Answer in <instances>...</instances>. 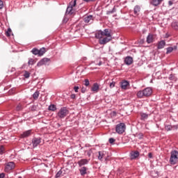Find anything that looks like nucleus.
Segmentation results:
<instances>
[{"instance_id": "nucleus-24", "label": "nucleus", "mask_w": 178, "mask_h": 178, "mask_svg": "<svg viewBox=\"0 0 178 178\" xmlns=\"http://www.w3.org/2000/svg\"><path fill=\"white\" fill-rule=\"evenodd\" d=\"M56 110V106H55V104H51L50 106H49V111L55 112Z\"/></svg>"}, {"instance_id": "nucleus-6", "label": "nucleus", "mask_w": 178, "mask_h": 178, "mask_svg": "<svg viewBox=\"0 0 178 178\" xmlns=\"http://www.w3.org/2000/svg\"><path fill=\"white\" fill-rule=\"evenodd\" d=\"M126 130V124L124 123H120L116 125L115 131L118 134H123Z\"/></svg>"}, {"instance_id": "nucleus-48", "label": "nucleus", "mask_w": 178, "mask_h": 178, "mask_svg": "<svg viewBox=\"0 0 178 178\" xmlns=\"http://www.w3.org/2000/svg\"><path fill=\"white\" fill-rule=\"evenodd\" d=\"M85 2H94L95 0H83Z\"/></svg>"}, {"instance_id": "nucleus-41", "label": "nucleus", "mask_w": 178, "mask_h": 178, "mask_svg": "<svg viewBox=\"0 0 178 178\" xmlns=\"http://www.w3.org/2000/svg\"><path fill=\"white\" fill-rule=\"evenodd\" d=\"M108 141H109L110 144H113V143L115 141V140L113 139V138H109Z\"/></svg>"}, {"instance_id": "nucleus-16", "label": "nucleus", "mask_w": 178, "mask_h": 178, "mask_svg": "<svg viewBox=\"0 0 178 178\" xmlns=\"http://www.w3.org/2000/svg\"><path fill=\"white\" fill-rule=\"evenodd\" d=\"M165 45H166L165 40H161L158 43L157 48L158 49H162L163 48H165Z\"/></svg>"}, {"instance_id": "nucleus-2", "label": "nucleus", "mask_w": 178, "mask_h": 178, "mask_svg": "<svg viewBox=\"0 0 178 178\" xmlns=\"http://www.w3.org/2000/svg\"><path fill=\"white\" fill-rule=\"evenodd\" d=\"M152 95V88H146L142 90L138 91L136 96L138 98H147V97H151Z\"/></svg>"}, {"instance_id": "nucleus-4", "label": "nucleus", "mask_w": 178, "mask_h": 178, "mask_svg": "<svg viewBox=\"0 0 178 178\" xmlns=\"http://www.w3.org/2000/svg\"><path fill=\"white\" fill-rule=\"evenodd\" d=\"M67 115H69V110H67V108L66 107L61 108L57 113V116L60 119H65Z\"/></svg>"}, {"instance_id": "nucleus-47", "label": "nucleus", "mask_w": 178, "mask_h": 178, "mask_svg": "<svg viewBox=\"0 0 178 178\" xmlns=\"http://www.w3.org/2000/svg\"><path fill=\"white\" fill-rule=\"evenodd\" d=\"M3 177H5V173H1L0 178H3Z\"/></svg>"}, {"instance_id": "nucleus-13", "label": "nucleus", "mask_w": 178, "mask_h": 178, "mask_svg": "<svg viewBox=\"0 0 178 178\" xmlns=\"http://www.w3.org/2000/svg\"><path fill=\"white\" fill-rule=\"evenodd\" d=\"M163 1V0H152L150 1V5H152L153 6H159Z\"/></svg>"}, {"instance_id": "nucleus-28", "label": "nucleus", "mask_w": 178, "mask_h": 178, "mask_svg": "<svg viewBox=\"0 0 178 178\" xmlns=\"http://www.w3.org/2000/svg\"><path fill=\"white\" fill-rule=\"evenodd\" d=\"M141 120H145V119H148V114L147 113H141Z\"/></svg>"}, {"instance_id": "nucleus-38", "label": "nucleus", "mask_w": 178, "mask_h": 178, "mask_svg": "<svg viewBox=\"0 0 178 178\" xmlns=\"http://www.w3.org/2000/svg\"><path fill=\"white\" fill-rule=\"evenodd\" d=\"M5 151V147L3 146L0 147V155H2L3 154V152Z\"/></svg>"}, {"instance_id": "nucleus-21", "label": "nucleus", "mask_w": 178, "mask_h": 178, "mask_svg": "<svg viewBox=\"0 0 178 178\" xmlns=\"http://www.w3.org/2000/svg\"><path fill=\"white\" fill-rule=\"evenodd\" d=\"M91 90L94 92H98V90H99V85H98V83H94Z\"/></svg>"}, {"instance_id": "nucleus-50", "label": "nucleus", "mask_w": 178, "mask_h": 178, "mask_svg": "<svg viewBox=\"0 0 178 178\" xmlns=\"http://www.w3.org/2000/svg\"><path fill=\"white\" fill-rule=\"evenodd\" d=\"M148 157L149 158H152V153H149L148 154Z\"/></svg>"}, {"instance_id": "nucleus-36", "label": "nucleus", "mask_w": 178, "mask_h": 178, "mask_svg": "<svg viewBox=\"0 0 178 178\" xmlns=\"http://www.w3.org/2000/svg\"><path fill=\"white\" fill-rule=\"evenodd\" d=\"M25 79H29V77H30V73H29V72L26 71L24 72V74Z\"/></svg>"}, {"instance_id": "nucleus-27", "label": "nucleus", "mask_w": 178, "mask_h": 178, "mask_svg": "<svg viewBox=\"0 0 178 178\" xmlns=\"http://www.w3.org/2000/svg\"><path fill=\"white\" fill-rule=\"evenodd\" d=\"M38 97H40V92L36 91L35 92L33 93V98L34 99H38Z\"/></svg>"}, {"instance_id": "nucleus-43", "label": "nucleus", "mask_w": 178, "mask_h": 178, "mask_svg": "<svg viewBox=\"0 0 178 178\" xmlns=\"http://www.w3.org/2000/svg\"><path fill=\"white\" fill-rule=\"evenodd\" d=\"M115 83L114 81L110 83V88H113L115 87Z\"/></svg>"}, {"instance_id": "nucleus-34", "label": "nucleus", "mask_w": 178, "mask_h": 178, "mask_svg": "<svg viewBox=\"0 0 178 178\" xmlns=\"http://www.w3.org/2000/svg\"><path fill=\"white\" fill-rule=\"evenodd\" d=\"M84 86H86V87H88V86H90V81L88 79H85Z\"/></svg>"}, {"instance_id": "nucleus-42", "label": "nucleus", "mask_w": 178, "mask_h": 178, "mask_svg": "<svg viewBox=\"0 0 178 178\" xmlns=\"http://www.w3.org/2000/svg\"><path fill=\"white\" fill-rule=\"evenodd\" d=\"M3 8V1L2 0H0V9Z\"/></svg>"}, {"instance_id": "nucleus-15", "label": "nucleus", "mask_w": 178, "mask_h": 178, "mask_svg": "<svg viewBox=\"0 0 178 178\" xmlns=\"http://www.w3.org/2000/svg\"><path fill=\"white\" fill-rule=\"evenodd\" d=\"M88 163V160L86 159H81L80 161H78V165L80 168L81 166H84V165H87Z\"/></svg>"}, {"instance_id": "nucleus-35", "label": "nucleus", "mask_w": 178, "mask_h": 178, "mask_svg": "<svg viewBox=\"0 0 178 178\" xmlns=\"http://www.w3.org/2000/svg\"><path fill=\"white\" fill-rule=\"evenodd\" d=\"M10 33H12V29H10V28L8 29V31H6V35L7 37H10Z\"/></svg>"}, {"instance_id": "nucleus-25", "label": "nucleus", "mask_w": 178, "mask_h": 178, "mask_svg": "<svg viewBox=\"0 0 178 178\" xmlns=\"http://www.w3.org/2000/svg\"><path fill=\"white\" fill-rule=\"evenodd\" d=\"M106 156H104V162L105 163H108V162H109V161H111V156L109 154H106Z\"/></svg>"}, {"instance_id": "nucleus-32", "label": "nucleus", "mask_w": 178, "mask_h": 178, "mask_svg": "<svg viewBox=\"0 0 178 178\" xmlns=\"http://www.w3.org/2000/svg\"><path fill=\"white\" fill-rule=\"evenodd\" d=\"M115 12H116V8L115 7H113L112 10L107 11V15H111L112 13H115Z\"/></svg>"}, {"instance_id": "nucleus-39", "label": "nucleus", "mask_w": 178, "mask_h": 178, "mask_svg": "<svg viewBox=\"0 0 178 178\" xmlns=\"http://www.w3.org/2000/svg\"><path fill=\"white\" fill-rule=\"evenodd\" d=\"M62 175V171L61 170H59L56 175V177L58 178V177H60V175Z\"/></svg>"}, {"instance_id": "nucleus-1", "label": "nucleus", "mask_w": 178, "mask_h": 178, "mask_svg": "<svg viewBox=\"0 0 178 178\" xmlns=\"http://www.w3.org/2000/svg\"><path fill=\"white\" fill-rule=\"evenodd\" d=\"M95 38L99 40L100 45H105L110 41H112V34L111 30L106 29L104 31H99L95 33Z\"/></svg>"}, {"instance_id": "nucleus-26", "label": "nucleus", "mask_w": 178, "mask_h": 178, "mask_svg": "<svg viewBox=\"0 0 178 178\" xmlns=\"http://www.w3.org/2000/svg\"><path fill=\"white\" fill-rule=\"evenodd\" d=\"M172 27L174 28L175 30H178V22H173L171 24Z\"/></svg>"}, {"instance_id": "nucleus-40", "label": "nucleus", "mask_w": 178, "mask_h": 178, "mask_svg": "<svg viewBox=\"0 0 178 178\" xmlns=\"http://www.w3.org/2000/svg\"><path fill=\"white\" fill-rule=\"evenodd\" d=\"M165 129H166L168 131L172 130V126H170V125H167V126L165 127Z\"/></svg>"}, {"instance_id": "nucleus-51", "label": "nucleus", "mask_w": 178, "mask_h": 178, "mask_svg": "<svg viewBox=\"0 0 178 178\" xmlns=\"http://www.w3.org/2000/svg\"><path fill=\"white\" fill-rule=\"evenodd\" d=\"M101 65H102V62L100 61V62L98 63V65H99V66H101Z\"/></svg>"}, {"instance_id": "nucleus-5", "label": "nucleus", "mask_w": 178, "mask_h": 178, "mask_svg": "<svg viewBox=\"0 0 178 178\" xmlns=\"http://www.w3.org/2000/svg\"><path fill=\"white\" fill-rule=\"evenodd\" d=\"M74 6H76V0L70 3V5L67 8L65 15H69L70 16H72V15L74 13V9H73Z\"/></svg>"}, {"instance_id": "nucleus-44", "label": "nucleus", "mask_w": 178, "mask_h": 178, "mask_svg": "<svg viewBox=\"0 0 178 178\" xmlns=\"http://www.w3.org/2000/svg\"><path fill=\"white\" fill-rule=\"evenodd\" d=\"M79 86H74V90L75 92H79Z\"/></svg>"}, {"instance_id": "nucleus-46", "label": "nucleus", "mask_w": 178, "mask_h": 178, "mask_svg": "<svg viewBox=\"0 0 178 178\" xmlns=\"http://www.w3.org/2000/svg\"><path fill=\"white\" fill-rule=\"evenodd\" d=\"M70 98H71L72 99H76V95L72 94V95H70Z\"/></svg>"}, {"instance_id": "nucleus-20", "label": "nucleus", "mask_w": 178, "mask_h": 178, "mask_svg": "<svg viewBox=\"0 0 178 178\" xmlns=\"http://www.w3.org/2000/svg\"><path fill=\"white\" fill-rule=\"evenodd\" d=\"M81 176L87 175V167H82L79 169Z\"/></svg>"}, {"instance_id": "nucleus-37", "label": "nucleus", "mask_w": 178, "mask_h": 178, "mask_svg": "<svg viewBox=\"0 0 178 178\" xmlns=\"http://www.w3.org/2000/svg\"><path fill=\"white\" fill-rule=\"evenodd\" d=\"M22 109H23L22 104H18L16 107V111H22Z\"/></svg>"}, {"instance_id": "nucleus-11", "label": "nucleus", "mask_w": 178, "mask_h": 178, "mask_svg": "<svg viewBox=\"0 0 178 178\" xmlns=\"http://www.w3.org/2000/svg\"><path fill=\"white\" fill-rule=\"evenodd\" d=\"M48 62H49V58H42L41 60H40L37 65L38 66H42L44 65H47Z\"/></svg>"}, {"instance_id": "nucleus-9", "label": "nucleus", "mask_w": 178, "mask_h": 178, "mask_svg": "<svg viewBox=\"0 0 178 178\" xmlns=\"http://www.w3.org/2000/svg\"><path fill=\"white\" fill-rule=\"evenodd\" d=\"M129 156L131 160L137 159L140 156V152L138 151H132L130 152Z\"/></svg>"}, {"instance_id": "nucleus-14", "label": "nucleus", "mask_w": 178, "mask_h": 178, "mask_svg": "<svg viewBox=\"0 0 178 178\" xmlns=\"http://www.w3.org/2000/svg\"><path fill=\"white\" fill-rule=\"evenodd\" d=\"M124 63L128 66H130L133 63V58L131 56H127L124 59Z\"/></svg>"}, {"instance_id": "nucleus-23", "label": "nucleus", "mask_w": 178, "mask_h": 178, "mask_svg": "<svg viewBox=\"0 0 178 178\" xmlns=\"http://www.w3.org/2000/svg\"><path fill=\"white\" fill-rule=\"evenodd\" d=\"M44 54H45V48L42 47L40 49H39L38 56H42V55H44Z\"/></svg>"}, {"instance_id": "nucleus-22", "label": "nucleus", "mask_w": 178, "mask_h": 178, "mask_svg": "<svg viewBox=\"0 0 178 178\" xmlns=\"http://www.w3.org/2000/svg\"><path fill=\"white\" fill-rule=\"evenodd\" d=\"M140 6H136L134 9V14L138 15V13H140Z\"/></svg>"}, {"instance_id": "nucleus-18", "label": "nucleus", "mask_w": 178, "mask_h": 178, "mask_svg": "<svg viewBox=\"0 0 178 178\" xmlns=\"http://www.w3.org/2000/svg\"><path fill=\"white\" fill-rule=\"evenodd\" d=\"M146 42L147 44H151L152 42H154V35L152 34H149L147 37Z\"/></svg>"}, {"instance_id": "nucleus-31", "label": "nucleus", "mask_w": 178, "mask_h": 178, "mask_svg": "<svg viewBox=\"0 0 178 178\" xmlns=\"http://www.w3.org/2000/svg\"><path fill=\"white\" fill-rule=\"evenodd\" d=\"M169 80L176 81V76H175V74H170Z\"/></svg>"}, {"instance_id": "nucleus-33", "label": "nucleus", "mask_w": 178, "mask_h": 178, "mask_svg": "<svg viewBox=\"0 0 178 178\" xmlns=\"http://www.w3.org/2000/svg\"><path fill=\"white\" fill-rule=\"evenodd\" d=\"M34 64V59L33 58H29L28 61V65L30 66V65H33Z\"/></svg>"}, {"instance_id": "nucleus-8", "label": "nucleus", "mask_w": 178, "mask_h": 178, "mask_svg": "<svg viewBox=\"0 0 178 178\" xmlns=\"http://www.w3.org/2000/svg\"><path fill=\"white\" fill-rule=\"evenodd\" d=\"M41 144V138H33L32 139V145L33 148L38 147Z\"/></svg>"}, {"instance_id": "nucleus-29", "label": "nucleus", "mask_w": 178, "mask_h": 178, "mask_svg": "<svg viewBox=\"0 0 178 178\" xmlns=\"http://www.w3.org/2000/svg\"><path fill=\"white\" fill-rule=\"evenodd\" d=\"M166 49H167L166 54H171V52H173V49H175L172 47H168Z\"/></svg>"}, {"instance_id": "nucleus-7", "label": "nucleus", "mask_w": 178, "mask_h": 178, "mask_svg": "<svg viewBox=\"0 0 178 178\" xmlns=\"http://www.w3.org/2000/svg\"><path fill=\"white\" fill-rule=\"evenodd\" d=\"M15 168H16V165L15 164V162L10 161L6 163L4 171L6 173H9V172H10V170H13Z\"/></svg>"}, {"instance_id": "nucleus-30", "label": "nucleus", "mask_w": 178, "mask_h": 178, "mask_svg": "<svg viewBox=\"0 0 178 178\" xmlns=\"http://www.w3.org/2000/svg\"><path fill=\"white\" fill-rule=\"evenodd\" d=\"M31 52L33 55H38L39 49L34 48L32 49Z\"/></svg>"}, {"instance_id": "nucleus-10", "label": "nucleus", "mask_w": 178, "mask_h": 178, "mask_svg": "<svg viewBox=\"0 0 178 178\" xmlns=\"http://www.w3.org/2000/svg\"><path fill=\"white\" fill-rule=\"evenodd\" d=\"M106 155H108V152H106L105 151H100L98 152L97 158H98L99 161H102L104 159V158H105V156H106Z\"/></svg>"}, {"instance_id": "nucleus-3", "label": "nucleus", "mask_w": 178, "mask_h": 178, "mask_svg": "<svg viewBox=\"0 0 178 178\" xmlns=\"http://www.w3.org/2000/svg\"><path fill=\"white\" fill-rule=\"evenodd\" d=\"M170 165H176L178 163V152L177 150L170 152Z\"/></svg>"}, {"instance_id": "nucleus-19", "label": "nucleus", "mask_w": 178, "mask_h": 178, "mask_svg": "<svg viewBox=\"0 0 178 178\" xmlns=\"http://www.w3.org/2000/svg\"><path fill=\"white\" fill-rule=\"evenodd\" d=\"M129 81H122L121 83V88H122V90H127V87H129Z\"/></svg>"}, {"instance_id": "nucleus-49", "label": "nucleus", "mask_w": 178, "mask_h": 178, "mask_svg": "<svg viewBox=\"0 0 178 178\" xmlns=\"http://www.w3.org/2000/svg\"><path fill=\"white\" fill-rule=\"evenodd\" d=\"M168 5H169L170 6H172V5H173V2H172V1H168Z\"/></svg>"}, {"instance_id": "nucleus-17", "label": "nucleus", "mask_w": 178, "mask_h": 178, "mask_svg": "<svg viewBox=\"0 0 178 178\" xmlns=\"http://www.w3.org/2000/svg\"><path fill=\"white\" fill-rule=\"evenodd\" d=\"M31 135V130H28L24 131L22 134H21L22 138H26V137H30Z\"/></svg>"}, {"instance_id": "nucleus-45", "label": "nucleus", "mask_w": 178, "mask_h": 178, "mask_svg": "<svg viewBox=\"0 0 178 178\" xmlns=\"http://www.w3.org/2000/svg\"><path fill=\"white\" fill-rule=\"evenodd\" d=\"M86 90H87V89H86V88H84V87H83V88H81V92H82L83 94H84V92H86Z\"/></svg>"}, {"instance_id": "nucleus-12", "label": "nucleus", "mask_w": 178, "mask_h": 178, "mask_svg": "<svg viewBox=\"0 0 178 178\" xmlns=\"http://www.w3.org/2000/svg\"><path fill=\"white\" fill-rule=\"evenodd\" d=\"M85 23H92L94 22V17L92 15H88L83 19Z\"/></svg>"}]
</instances>
